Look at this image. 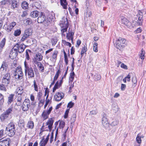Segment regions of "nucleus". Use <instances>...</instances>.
Listing matches in <instances>:
<instances>
[{
    "label": "nucleus",
    "instance_id": "8fccbe9b",
    "mask_svg": "<svg viewBox=\"0 0 146 146\" xmlns=\"http://www.w3.org/2000/svg\"><path fill=\"white\" fill-rule=\"evenodd\" d=\"M136 139L137 142L138 143H141V137L139 136V134L137 135Z\"/></svg>",
    "mask_w": 146,
    "mask_h": 146
},
{
    "label": "nucleus",
    "instance_id": "49530a36",
    "mask_svg": "<svg viewBox=\"0 0 146 146\" xmlns=\"http://www.w3.org/2000/svg\"><path fill=\"white\" fill-rule=\"evenodd\" d=\"M118 123V121L116 120H115L111 123V125L112 126H115L117 125Z\"/></svg>",
    "mask_w": 146,
    "mask_h": 146
},
{
    "label": "nucleus",
    "instance_id": "a19ab883",
    "mask_svg": "<svg viewBox=\"0 0 146 146\" xmlns=\"http://www.w3.org/2000/svg\"><path fill=\"white\" fill-rule=\"evenodd\" d=\"M71 144L69 141H67L66 142L63 143L61 146H71Z\"/></svg>",
    "mask_w": 146,
    "mask_h": 146
},
{
    "label": "nucleus",
    "instance_id": "4d7b16f0",
    "mask_svg": "<svg viewBox=\"0 0 146 146\" xmlns=\"http://www.w3.org/2000/svg\"><path fill=\"white\" fill-rule=\"evenodd\" d=\"M27 15V12L26 11H25L23 12L22 14L21 15V16L22 17H26Z\"/></svg>",
    "mask_w": 146,
    "mask_h": 146
},
{
    "label": "nucleus",
    "instance_id": "c03bdc74",
    "mask_svg": "<svg viewBox=\"0 0 146 146\" xmlns=\"http://www.w3.org/2000/svg\"><path fill=\"white\" fill-rule=\"evenodd\" d=\"M5 136V133H4V130L3 129L0 130V138L4 137Z\"/></svg>",
    "mask_w": 146,
    "mask_h": 146
},
{
    "label": "nucleus",
    "instance_id": "423d86ee",
    "mask_svg": "<svg viewBox=\"0 0 146 146\" xmlns=\"http://www.w3.org/2000/svg\"><path fill=\"white\" fill-rule=\"evenodd\" d=\"M13 109V108H9L1 115L0 119L2 121H4L9 117L10 114L12 112Z\"/></svg>",
    "mask_w": 146,
    "mask_h": 146
},
{
    "label": "nucleus",
    "instance_id": "20e7f679",
    "mask_svg": "<svg viewBox=\"0 0 146 146\" xmlns=\"http://www.w3.org/2000/svg\"><path fill=\"white\" fill-rule=\"evenodd\" d=\"M24 66L25 75H26L27 73L29 78L34 77V73L32 68L31 67H29L25 61L24 62Z\"/></svg>",
    "mask_w": 146,
    "mask_h": 146
},
{
    "label": "nucleus",
    "instance_id": "9b49d317",
    "mask_svg": "<svg viewBox=\"0 0 146 146\" xmlns=\"http://www.w3.org/2000/svg\"><path fill=\"white\" fill-rule=\"evenodd\" d=\"M15 47L18 48V52L20 53H21L24 51L26 48V46L23 44L19 45L18 43H17L15 45Z\"/></svg>",
    "mask_w": 146,
    "mask_h": 146
},
{
    "label": "nucleus",
    "instance_id": "0eeeda50",
    "mask_svg": "<svg viewBox=\"0 0 146 146\" xmlns=\"http://www.w3.org/2000/svg\"><path fill=\"white\" fill-rule=\"evenodd\" d=\"M15 78L17 79H21L23 76V72L21 68L18 67L17 68L14 73Z\"/></svg>",
    "mask_w": 146,
    "mask_h": 146
},
{
    "label": "nucleus",
    "instance_id": "a18cd8bd",
    "mask_svg": "<svg viewBox=\"0 0 146 146\" xmlns=\"http://www.w3.org/2000/svg\"><path fill=\"white\" fill-rule=\"evenodd\" d=\"M58 52L57 51L55 50L54 51L52 55V58L54 59H55L56 58Z\"/></svg>",
    "mask_w": 146,
    "mask_h": 146
},
{
    "label": "nucleus",
    "instance_id": "69168bd1",
    "mask_svg": "<svg viewBox=\"0 0 146 146\" xmlns=\"http://www.w3.org/2000/svg\"><path fill=\"white\" fill-rule=\"evenodd\" d=\"M142 31L141 28H137V30L135 31V33H139L141 32Z\"/></svg>",
    "mask_w": 146,
    "mask_h": 146
},
{
    "label": "nucleus",
    "instance_id": "f704fd0d",
    "mask_svg": "<svg viewBox=\"0 0 146 146\" xmlns=\"http://www.w3.org/2000/svg\"><path fill=\"white\" fill-rule=\"evenodd\" d=\"M145 51H144L143 49L141 50V52L140 54V58L141 59L143 60L145 58Z\"/></svg>",
    "mask_w": 146,
    "mask_h": 146
},
{
    "label": "nucleus",
    "instance_id": "09e8293b",
    "mask_svg": "<svg viewBox=\"0 0 146 146\" xmlns=\"http://www.w3.org/2000/svg\"><path fill=\"white\" fill-rule=\"evenodd\" d=\"M33 85L35 88V90L37 92L38 91V88L36 84V81L35 80H34L33 81Z\"/></svg>",
    "mask_w": 146,
    "mask_h": 146
},
{
    "label": "nucleus",
    "instance_id": "c9c22d12",
    "mask_svg": "<svg viewBox=\"0 0 146 146\" xmlns=\"http://www.w3.org/2000/svg\"><path fill=\"white\" fill-rule=\"evenodd\" d=\"M21 33V31L20 29H17L15 31L14 33V35L16 36H19Z\"/></svg>",
    "mask_w": 146,
    "mask_h": 146
},
{
    "label": "nucleus",
    "instance_id": "2eb2a0df",
    "mask_svg": "<svg viewBox=\"0 0 146 146\" xmlns=\"http://www.w3.org/2000/svg\"><path fill=\"white\" fill-rule=\"evenodd\" d=\"M18 49L15 47V46L12 49L10 53V56H11L13 58H15L17 55Z\"/></svg>",
    "mask_w": 146,
    "mask_h": 146
},
{
    "label": "nucleus",
    "instance_id": "393cba45",
    "mask_svg": "<svg viewBox=\"0 0 146 146\" xmlns=\"http://www.w3.org/2000/svg\"><path fill=\"white\" fill-rule=\"evenodd\" d=\"M61 5L64 9H66L67 8V3L66 0H60Z\"/></svg>",
    "mask_w": 146,
    "mask_h": 146
},
{
    "label": "nucleus",
    "instance_id": "5fc2aeb1",
    "mask_svg": "<svg viewBox=\"0 0 146 146\" xmlns=\"http://www.w3.org/2000/svg\"><path fill=\"white\" fill-rule=\"evenodd\" d=\"M4 102V96L2 95L0 97V105L2 104Z\"/></svg>",
    "mask_w": 146,
    "mask_h": 146
},
{
    "label": "nucleus",
    "instance_id": "7c9ffc66",
    "mask_svg": "<svg viewBox=\"0 0 146 146\" xmlns=\"http://www.w3.org/2000/svg\"><path fill=\"white\" fill-rule=\"evenodd\" d=\"M28 3L26 1L23 2L21 4V7L24 9H27L28 7Z\"/></svg>",
    "mask_w": 146,
    "mask_h": 146
},
{
    "label": "nucleus",
    "instance_id": "f8f14e48",
    "mask_svg": "<svg viewBox=\"0 0 146 146\" xmlns=\"http://www.w3.org/2000/svg\"><path fill=\"white\" fill-rule=\"evenodd\" d=\"M143 14L141 12H139L137 15V18H138V20L137 21V23L138 25H141L142 24V22L143 21Z\"/></svg>",
    "mask_w": 146,
    "mask_h": 146
},
{
    "label": "nucleus",
    "instance_id": "cd10ccee",
    "mask_svg": "<svg viewBox=\"0 0 146 146\" xmlns=\"http://www.w3.org/2000/svg\"><path fill=\"white\" fill-rule=\"evenodd\" d=\"M6 42L5 38H4L0 43V50L1 51L3 48L4 47Z\"/></svg>",
    "mask_w": 146,
    "mask_h": 146
},
{
    "label": "nucleus",
    "instance_id": "4468645a",
    "mask_svg": "<svg viewBox=\"0 0 146 146\" xmlns=\"http://www.w3.org/2000/svg\"><path fill=\"white\" fill-rule=\"evenodd\" d=\"M64 93L62 92L56 93L54 96V99L57 101H60L64 98Z\"/></svg>",
    "mask_w": 146,
    "mask_h": 146
},
{
    "label": "nucleus",
    "instance_id": "dca6fc26",
    "mask_svg": "<svg viewBox=\"0 0 146 146\" xmlns=\"http://www.w3.org/2000/svg\"><path fill=\"white\" fill-rule=\"evenodd\" d=\"M7 68V64L5 63H3L0 68V73L2 75H4V74L6 72Z\"/></svg>",
    "mask_w": 146,
    "mask_h": 146
},
{
    "label": "nucleus",
    "instance_id": "9d476101",
    "mask_svg": "<svg viewBox=\"0 0 146 146\" xmlns=\"http://www.w3.org/2000/svg\"><path fill=\"white\" fill-rule=\"evenodd\" d=\"M16 25V23L15 22H13L7 25L5 24L3 27V28L7 32H10L14 26Z\"/></svg>",
    "mask_w": 146,
    "mask_h": 146
},
{
    "label": "nucleus",
    "instance_id": "e433bc0d",
    "mask_svg": "<svg viewBox=\"0 0 146 146\" xmlns=\"http://www.w3.org/2000/svg\"><path fill=\"white\" fill-rule=\"evenodd\" d=\"M27 127L30 128L32 129L34 127V123L32 121H29L28 123Z\"/></svg>",
    "mask_w": 146,
    "mask_h": 146
},
{
    "label": "nucleus",
    "instance_id": "f03ea898",
    "mask_svg": "<svg viewBox=\"0 0 146 146\" xmlns=\"http://www.w3.org/2000/svg\"><path fill=\"white\" fill-rule=\"evenodd\" d=\"M33 30L31 27L26 28L24 31V33L22 35V36L21 39V41L23 42L27 40L32 35Z\"/></svg>",
    "mask_w": 146,
    "mask_h": 146
},
{
    "label": "nucleus",
    "instance_id": "6ab92c4d",
    "mask_svg": "<svg viewBox=\"0 0 146 146\" xmlns=\"http://www.w3.org/2000/svg\"><path fill=\"white\" fill-rule=\"evenodd\" d=\"M43 56L40 53H37L34 58L33 59V62H35V60L36 61H41L42 60Z\"/></svg>",
    "mask_w": 146,
    "mask_h": 146
},
{
    "label": "nucleus",
    "instance_id": "1a4fd4ad",
    "mask_svg": "<svg viewBox=\"0 0 146 146\" xmlns=\"http://www.w3.org/2000/svg\"><path fill=\"white\" fill-rule=\"evenodd\" d=\"M30 106V100L29 99H26L23 103L21 108L23 111H27L29 110Z\"/></svg>",
    "mask_w": 146,
    "mask_h": 146
},
{
    "label": "nucleus",
    "instance_id": "b1692460",
    "mask_svg": "<svg viewBox=\"0 0 146 146\" xmlns=\"http://www.w3.org/2000/svg\"><path fill=\"white\" fill-rule=\"evenodd\" d=\"M14 95V94H11L10 95L8 98V101L7 103L9 105V104H11V103L13 101V97Z\"/></svg>",
    "mask_w": 146,
    "mask_h": 146
},
{
    "label": "nucleus",
    "instance_id": "5701e85b",
    "mask_svg": "<svg viewBox=\"0 0 146 146\" xmlns=\"http://www.w3.org/2000/svg\"><path fill=\"white\" fill-rule=\"evenodd\" d=\"M60 84H59L58 81L56 82V83L55 84L54 86V88H53L52 91L53 92H54L57 89H58L60 87L61 84H62V82H61V80H60Z\"/></svg>",
    "mask_w": 146,
    "mask_h": 146
},
{
    "label": "nucleus",
    "instance_id": "a211bd4d",
    "mask_svg": "<svg viewBox=\"0 0 146 146\" xmlns=\"http://www.w3.org/2000/svg\"><path fill=\"white\" fill-rule=\"evenodd\" d=\"M121 19L122 24L128 27L131 25V23L125 17L122 16L121 17Z\"/></svg>",
    "mask_w": 146,
    "mask_h": 146
},
{
    "label": "nucleus",
    "instance_id": "c85d7f7f",
    "mask_svg": "<svg viewBox=\"0 0 146 146\" xmlns=\"http://www.w3.org/2000/svg\"><path fill=\"white\" fill-rule=\"evenodd\" d=\"M12 1L11 8L12 9H15L17 7V2L16 0H11Z\"/></svg>",
    "mask_w": 146,
    "mask_h": 146
},
{
    "label": "nucleus",
    "instance_id": "e2e57ef3",
    "mask_svg": "<svg viewBox=\"0 0 146 146\" xmlns=\"http://www.w3.org/2000/svg\"><path fill=\"white\" fill-rule=\"evenodd\" d=\"M42 95V94L41 93L39 92L38 93L37 95V98L38 100H40V99H41V97Z\"/></svg>",
    "mask_w": 146,
    "mask_h": 146
},
{
    "label": "nucleus",
    "instance_id": "4c0bfd02",
    "mask_svg": "<svg viewBox=\"0 0 146 146\" xmlns=\"http://www.w3.org/2000/svg\"><path fill=\"white\" fill-rule=\"evenodd\" d=\"M98 44L97 43H95L93 44V49L94 52H97L98 51Z\"/></svg>",
    "mask_w": 146,
    "mask_h": 146
},
{
    "label": "nucleus",
    "instance_id": "7ed1b4c3",
    "mask_svg": "<svg viewBox=\"0 0 146 146\" xmlns=\"http://www.w3.org/2000/svg\"><path fill=\"white\" fill-rule=\"evenodd\" d=\"M6 130L7 131V133L8 135L12 137L14 135L16 132L15 125L13 123L11 122L8 125L6 128Z\"/></svg>",
    "mask_w": 146,
    "mask_h": 146
},
{
    "label": "nucleus",
    "instance_id": "c756f323",
    "mask_svg": "<svg viewBox=\"0 0 146 146\" xmlns=\"http://www.w3.org/2000/svg\"><path fill=\"white\" fill-rule=\"evenodd\" d=\"M132 82L133 83L132 86L134 87L136 85L137 80L136 77L135 76H134L132 78Z\"/></svg>",
    "mask_w": 146,
    "mask_h": 146
},
{
    "label": "nucleus",
    "instance_id": "6e6d98bb",
    "mask_svg": "<svg viewBox=\"0 0 146 146\" xmlns=\"http://www.w3.org/2000/svg\"><path fill=\"white\" fill-rule=\"evenodd\" d=\"M46 144V143L43 141V139H42L39 143V146H45Z\"/></svg>",
    "mask_w": 146,
    "mask_h": 146
},
{
    "label": "nucleus",
    "instance_id": "58836bf2",
    "mask_svg": "<svg viewBox=\"0 0 146 146\" xmlns=\"http://www.w3.org/2000/svg\"><path fill=\"white\" fill-rule=\"evenodd\" d=\"M65 123L63 121H61L60 122L59 125V127L60 129H62L65 125Z\"/></svg>",
    "mask_w": 146,
    "mask_h": 146
},
{
    "label": "nucleus",
    "instance_id": "79ce46f5",
    "mask_svg": "<svg viewBox=\"0 0 146 146\" xmlns=\"http://www.w3.org/2000/svg\"><path fill=\"white\" fill-rule=\"evenodd\" d=\"M86 47L85 46H84V47L82 48V50L81 52V56H83L84 54L86 52Z\"/></svg>",
    "mask_w": 146,
    "mask_h": 146
},
{
    "label": "nucleus",
    "instance_id": "2f4dec72",
    "mask_svg": "<svg viewBox=\"0 0 146 146\" xmlns=\"http://www.w3.org/2000/svg\"><path fill=\"white\" fill-rule=\"evenodd\" d=\"M101 75L98 74H96L93 77V79L95 81H98L100 80L101 78Z\"/></svg>",
    "mask_w": 146,
    "mask_h": 146
},
{
    "label": "nucleus",
    "instance_id": "6e6552de",
    "mask_svg": "<svg viewBox=\"0 0 146 146\" xmlns=\"http://www.w3.org/2000/svg\"><path fill=\"white\" fill-rule=\"evenodd\" d=\"M10 76L9 73H7L3 75L2 79V83L5 86H7L9 84L10 80Z\"/></svg>",
    "mask_w": 146,
    "mask_h": 146
},
{
    "label": "nucleus",
    "instance_id": "72a5a7b5",
    "mask_svg": "<svg viewBox=\"0 0 146 146\" xmlns=\"http://www.w3.org/2000/svg\"><path fill=\"white\" fill-rule=\"evenodd\" d=\"M5 85L3 83L0 84V90L6 92L7 90V88L5 87Z\"/></svg>",
    "mask_w": 146,
    "mask_h": 146
},
{
    "label": "nucleus",
    "instance_id": "de8ad7c7",
    "mask_svg": "<svg viewBox=\"0 0 146 146\" xmlns=\"http://www.w3.org/2000/svg\"><path fill=\"white\" fill-rule=\"evenodd\" d=\"M57 40L56 38H53L51 39L52 46H54L57 42Z\"/></svg>",
    "mask_w": 146,
    "mask_h": 146
},
{
    "label": "nucleus",
    "instance_id": "412c9836",
    "mask_svg": "<svg viewBox=\"0 0 146 146\" xmlns=\"http://www.w3.org/2000/svg\"><path fill=\"white\" fill-rule=\"evenodd\" d=\"M40 13L37 11H34L31 13L30 15L32 17L36 18L39 15Z\"/></svg>",
    "mask_w": 146,
    "mask_h": 146
},
{
    "label": "nucleus",
    "instance_id": "4be33fe9",
    "mask_svg": "<svg viewBox=\"0 0 146 146\" xmlns=\"http://www.w3.org/2000/svg\"><path fill=\"white\" fill-rule=\"evenodd\" d=\"M17 93L19 95H21L23 92V88L22 86H20L17 88L16 91Z\"/></svg>",
    "mask_w": 146,
    "mask_h": 146
},
{
    "label": "nucleus",
    "instance_id": "39448f33",
    "mask_svg": "<svg viewBox=\"0 0 146 146\" xmlns=\"http://www.w3.org/2000/svg\"><path fill=\"white\" fill-rule=\"evenodd\" d=\"M126 42V40L125 39L119 38L116 41L115 45L117 48L120 50L124 47Z\"/></svg>",
    "mask_w": 146,
    "mask_h": 146
},
{
    "label": "nucleus",
    "instance_id": "680f3d73",
    "mask_svg": "<svg viewBox=\"0 0 146 146\" xmlns=\"http://www.w3.org/2000/svg\"><path fill=\"white\" fill-rule=\"evenodd\" d=\"M121 67L125 69L126 70L127 69V66L123 63H122L121 64Z\"/></svg>",
    "mask_w": 146,
    "mask_h": 146
},
{
    "label": "nucleus",
    "instance_id": "338daca9",
    "mask_svg": "<svg viewBox=\"0 0 146 146\" xmlns=\"http://www.w3.org/2000/svg\"><path fill=\"white\" fill-rule=\"evenodd\" d=\"M49 135L48 134L47 136V137L46 138V139L44 140L43 141H44L45 143L47 144V142L48 141V140H49Z\"/></svg>",
    "mask_w": 146,
    "mask_h": 146
},
{
    "label": "nucleus",
    "instance_id": "774afa93",
    "mask_svg": "<svg viewBox=\"0 0 146 146\" xmlns=\"http://www.w3.org/2000/svg\"><path fill=\"white\" fill-rule=\"evenodd\" d=\"M92 13L91 11L87 12L86 16L88 17H90L92 15Z\"/></svg>",
    "mask_w": 146,
    "mask_h": 146
},
{
    "label": "nucleus",
    "instance_id": "603ef678",
    "mask_svg": "<svg viewBox=\"0 0 146 146\" xmlns=\"http://www.w3.org/2000/svg\"><path fill=\"white\" fill-rule=\"evenodd\" d=\"M33 62L35 64H37V66L38 67H40V66H41L43 65L41 62H39L38 61H36V60H35V62Z\"/></svg>",
    "mask_w": 146,
    "mask_h": 146
},
{
    "label": "nucleus",
    "instance_id": "ddd939ff",
    "mask_svg": "<svg viewBox=\"0 0 146 146\" xmlns=\"http://www.w3.org/2000/svg\"><path fill=\"white\" fill-rule=\"evenodd\" d=\"M70 29V28H69L68 33H67L66 34V37L68 40H71L72 42L73 39L74 32L72 31V29Z\"/></svg>",
    "mask_w": 146,
    "mask_h": 146
},
{
    "label": "nucleus",
    "instance_id": "37998d69",
    "mask_svg": "<svg viewBox=\"0 0 146 146\" xmlns=\"http://www.w3.org/2000/svg\"><path fill=\"white\" fill-rule=\"evenodd\" d=\"M68 27V22H67L65 27L64 28H63L62 30V32L63 33H64L66 32L67 29V28Z\"/></svg>",
    "mask_w": 146,
    "mask_h": 146
},
{
    "label": "nucleus",
    "instance_id": "f257e3e1",
    "mask_svg": "<svg viewBox=\"0 0 146 146\" xmlns=\"http://www.w3.org/2000/svg\"><path fill=\"white\" fill-rule=\"evenodd\" d=\"M51 20L50 19L46 18L44 13L40 12L37 19V21L38 23H43L45 26H48L50 24Z\"/></svg>",
    "mask_w": 146,
    "mask_h": 146
},
{
    "label": "nucleus",
    "instance_id": "ea45409f",
    "mask_svg": "<svg viewBox=\"0 0 146 146\" xmlns=\"http://www.w3.org/2000/svg\"><path fill=\"white\" fill-rule=\"evenodd\" d=\"M62 41L63 43L65 45L68 46L70 47L71 46V45L70 43L68 42H67L64 40H62Z\"/></svg>",
    "mask_w": 146,
    "mask_h": 146
},
{
    "label": "nucleus",
    "instance_id": "0e129e2a",
    "mask_svg": "<svg viewBox=\"0 0 146 146\" xmlns=\"http://www.w3.org/2000/svg\"><path fill=\"white\" fill-rule=\"evenodd\" d=\"M125 88L126 85L125 84H121V90L123 91L124 90H125Z\"/></svg>",
    "mask_w": 146,
    "mask_h": 146
},
{
    "label": "nucleus",
    "instance_id": "a878e982",
    "mask_svg": "<svg viewBox=\"0 0 146 146\" xmlns=\"http://www.w3.org/2000/svg\"><path fill=\"white\" fill-rule=\"evenodd\" d=\"M11 0H3L0 2L1 5L2 6H4L9 3L10 4Z\"/></svg>",
    "mask_w": 146,
    "mask_h": 146
},
{
    "label": "nucleus",
    "instance_id": "bf43d9fd",
    "mask_svg": "<svg viewBox=\"0 0 146 146\" xmlns=\"http://www.w3.org/2000/svg\"><path fill=\"white\" fill-rule=\"evenodd\" d=\"M97 111L96 110H93L90 111V115H95L96 114Z\"/></svg>",
    "mask_w": 146,
    "mask_h": 146
},
{
    "label": "nucleus",
    "instance_id": "f3484780",
    "mask_svg": "<svg viewBox=\"0 0 146 146\" xmlns=\"http://www.w3.org/2000/svg\"><path fill=\"white\" fill-rule=\"evenodd\" d=\"M102 124L105 127H107L109 125L108 119L106 117V115L104 114L102 119Z\"/></svg>",
    "mask_w": 146,
    "mask_h": 146
},
{
    "label": "nucleus",
    "instance_id": "13d9d810",
    "mask_svg": "<svg viewBox=\"0 0 146 146\" xmlns=\"http://www.w3.org/2000/svg\"><path fill=\"white\" fill-rule=\"evenodd\" d=\"M130 73H129V74L126 77H125L127 80V81L128 82H129L131 80V75Z\"/></svg>",
    "mask_w": 146,
    "mask_h": 146
},
{
    "label": "nucleus",
    "instance_id": "bb28decb",
    "mask_svg": "<svg viewBox=\"0 0 146 146\" xmlns=\"http://www.w3.org/2000/svg\"><path fill=\"white\" fill-rule=\"evenodd\" d=\"M49 115L46 111H44L42 114V116L44 120H45L48 118Z\"/></svg>",
    "mask_w": 146,
    "mask_h": 146
},
{
    "label": "nucleus",
    "instance_id": "864d4df0",
    "mask_svg": "<svg viewBox=\"0 0 146 146\" xmlns=\"http://www.w3.org/2000/svg\"><path fill=\"white\" fill-rule=\"evenodd\" d=\"M69 111H70L69 109H67L66 110V111L65 112V113L64 115V118H67L68 113Z\"/></svg>",
    "mask_w": 146,
    "mask_h": 146
},
{
    "label": "nucleus",
    "instance_id": "3c124183",
    "mask_svg": "<svg viewBox=\"0 0 146 146\" xmlns=\"http://www.w3.org/2000/svg\"><path fill=\"white\" fill-rule=\"evenodd\" d=\"M74 105V103L72 102H70L68 104L67 107L69 108H72Z\"/></svg>",
    "mask_w": 146,
    "mask_h": 146
},
{
    "label": "nucleus",
    "instance_id": "473e14b6",
    "mask_svg": "<svg viewBox=\"0 0 146 146\" xmlns=\"http://www.w3.org/2000/svg\"><path fill=\"white\" fill-rule=\"evenodd\" d=\"M24 22L26 25H29L32 23V20L28 18L24 20Z\"/></svg>",
    "mask_w": 146,
    "mask_h": 146
},
{
    "label": "nucleus",
    "instance_id": "052dcab7",
    "mask_svg": "<svg viewBox=\"0 0 146 146\" xmlns=\"http://www.w3.org/2000/svg\"><path fill=\"white\" fill-rule=\"evenodd\" d=\"M64 61L66 65L68 64V57L67 54L64 55Z\"/></svg>",
    "mask_w": 146,
    "mask_h": 146
},
{
    "label": "nucleus",
    "instance_id": "aec40b11",
    "mask_svg": "<svg viewBox=\"0 0 146 146\" xmlns=\"http://www.w3.org/2000/svg\"><path fill=\"white\" fill-rule=\"evenodd\" d=\"M54 122V120L52 118L49 119L48 121L46 123V125H48V127L50 131L52 129V126Z\"/></svg>",
    "mask_w": 146,
    "mask_h": 146
}]
</instances>
